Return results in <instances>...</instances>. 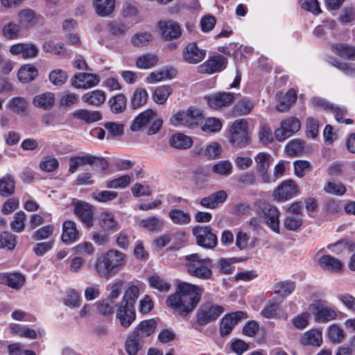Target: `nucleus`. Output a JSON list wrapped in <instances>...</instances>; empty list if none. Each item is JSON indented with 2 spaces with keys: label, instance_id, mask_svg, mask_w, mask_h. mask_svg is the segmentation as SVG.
Masks as SVG:
<instances>
[{
  "label": "nucleus",
  "instance_id": "24",
  "mask_svg": "<svg viewBox=\"0 0 355 355\" xmlns=\"http://www.w3.org/2000/svg\"><path fill=\"white\" fill-rule=\"evenodd\" d=\"M227 198L226 192L223 190H220L207 197L202 198L200 200V205L204 208L216 209L220 204L223 203Z\"/></svg>",
  "mask_w": 355,
  "mask_h": 355
},
{
  "label": "nucleus",
  "instance_id": "54",
  "mask_svg": "<svg viewBox=\"0 0 355 355\" xmlns=\"http://www.w3.org/2000/svg\"><path fill=\"white\" fill-rule=\"evenodd\" d=\"M144 344L130 335L125 343V350L128 355H137Z\"/></svg>",
  "mask_w": 355,
  "mask_h": 355
},
{
  "label": "nucleus",
  "instance_id": "30",
  "mask_svg": "<svg viewBox=\"0 0 355 355\" xmlns=\"http://www.w3.org/2000/svg\"><path fill=\"white\" fill-rule=\"evenodd\" d=\"M78 238L76 224L72 220H66L62 225V240L64 243L74 242Z\"/></svg>",
  "mask_w": 355,
  "mask_h": 355
},
{
  "label": "nucleus",
  "instance_id": "25",
  "mask_svg": "<svg viewBox=\"0 0 355 355\" xmlns=\"http://www.w3.org/2000/svg\"><path fill=\"white\" fill-rule=\"evenodd\" d=\"M24 283L25 277L19 273H0L1 284L7 285L13 289L19 290L24 286Z\"/></svg>",
  "mask_w": 355,
  "mask_h": 355
},
{
  "label": "nucleus",
  "instance_id": "35",
  "mask_svg": "<svg viewBox=\"0 0 355 355\" xmlns=\"http://www.w3.org/2000/svg\"><path fill=\"white\" fill-rule=\"evenodd\" d=\"M73 115L75 118L84 121L87 123H94L102 119L101 113L99 111L85 109L76 110Z\"/></svg>",
  "mask_w": 355,
  "mask_h": 355
},
{
  "label": "nucleus",
  "instance_id": "2",
  "mask_svg": "<svg viewBox=\"0 0 355 355\" xmlns=\"http://www.w3.org/2000/svg\"><path fill=\"white\" fill-rule=\"evenodd\" d=\"M126 255L116 250H110L96 259L94 268L101 277L108 279L118 273L125 266Z\"/></svg>",
  "mask_w": 355,
  "mask_h": 355
},
{
  "label": "nucleus",
  "instance_id": "62",
  "mask_svg": "<svg viewBox=\"0 0 355 355\" xmlns=\"http://www.w3.org/2000/svg\"><path fill=\"white\" fill-rule=\"evenodd\" d=\"M304 150V142L300 139H293L286 146V151L290 156H297Z\"/></svg>",
  "mask_w": 355,
  "mask_h": 355
},
{
  "label": "nucleus",
  "instance_id": "56",
  "mask_svg": "<svg viewBox=\"0 0 355 355\" xmlns=\"http://www.w3.org/2000/svg\"><path fill=\"white\" fill-rule=\"evenodd\" d=\"M344 331L337 324H332L328 329V337L334 344L340 343L345 338Z\"/></svg>",
  "mask_w": 355,
  "mask_h": 355
},
{
  "label": "nucleus",
  "instance_id": "44",
  "mask_svg": "<svg viewBox=\"0 0 355 355\" xmlns=\"http://www.w3.org/2000/svg\"><path fill=\"white\" fill-rule=\"evenodd\" d=\"M92 157H91V155L89 154L71 157L69 159V172L73 173L79 167L84 166L87 164L90 165L91 160H92Z\"/></svg>",
  "mask_w": 355,
  "mask_h": 355
},
{
  "label": "nucleus",
  "instance_id": "64",
  "mask_svg": "<svg viewBox=\"0 0 355 355\" xmlns=\"http://www.w3.org/2000/svg\"><path fill=\"white\" fill-rule=\"evenodd\" d=\"M16 245V237L10 232H4L0 234V248L12 250Z\"/></svg>",
  "mask_w": 355,
  "mask_h": 355
},
{
  "label": "nucleus",
  "instance_id": "53",
  "mask_svg": "<svg viewBox=\"0 0 355 355\" xmlns=\"http://www.w3.org/2000/svg\"><path fill=\"white\" fill-rule=\"evenodd\" d=\"M67 73L60 69L51 71L49 75L50 82L55 86H62L67 82Z\"/></svg>",
  "mask_w": 355,
  "mask_h": 355
},
{
  "label": "nucleus",
  "instance_id": "21",
  "mask_svg": "<svg viewBox=\"0 0 355 355\" xmlns=\"http://www.w3.org/2000/svg\"><path fill=\"white\" fill-rule=\"evenodd\" d=\"M206 55V51L198 48L196 42L187 45L182 52V57L185 62L190 64H197L202 61Z\"/></svg>",
  "mask_w": 355,
  "mask_h": 355
},
{
  "label": "nucleus",
  "instance_id": "61",
  "mask_svg": "<svg viewBox=\"0 0 355 355\" xmlns=\"http://www.w3.org/2000/svg\"><path fill=\"white\" fill-rule=\"evenodd\" d=\"M26 216L22 211L15 213L14 220L10 223V228L16 232H21L25 227V220Z\"/></svg>",
  "mask_w": 355,
  "mask_h": 355
},
{
  "label": "nucleus",
  "instance_id": "50",
  "mask_svg": "<svg viewBox=\"0 0 355 355\" xmlns=\"http://www.w3.org/2000/svg\"><path fill=\"white\" fill-rule=\"evenodd\" d=\"M303 223V217L302 215L288 214L284 220L285 228L289 231H296Z\"/></svg>",
  "mask_w": 355,
  "mask_h": 355
},
{
  "label": "nucleus",
  "instance_id": "14",
  "mask_svg": "<svg viewBox=\"0 0 355 355\" xmlns=\"http://www.w3.org/2000/svg\"><path fill=\"white\" fill-rule=\"evenodd\" d=\"M208 105L214 110L230 106L234 101V95L230 92H218L205 96Z\"/></svg>",
  "mask_w": 355,
  "mask_h": 355
},
{
  "label": "nucleus",
  "instance_id": "55",
  "mask_svg": "<svg viewBox=\"0 0 355 355\" xmlns=\"http://www.w3.org/2000/svg\"><path fill=\"white\" fill-rule=\"evenodd\" d=\"M148 282L152 288L160 292H168L171 288V284L158 275L149 277Z\"/></svg>",
  "mask_w": 355,
  "mask_h": 355
},
{
  "label": "nucleus",
  "instance_id": "33",
  "mask_svg": "<svg viewBox=\"0 0 355 355\" xmlns=\"http://www.w3.org/2000/svg\"><path fill=\"white\" fill-rule=\"evenodd\" d=\"M126 103L127 98L122 93L111 97L107 101L111 112L116 114L123 113L125 110Z\"/></svg>",
  "mask_w": 355,
  "mask_h": 355
},
{
  "label": "nucleus",
  "instance_id": "57",
  "mask_svg": "<svg viewBox=\"0 0 355 355\" xmlns=\"http://www.w3.org/2000/svg\"><path fill=\"white\" fill-rule=\"evenodd\" d=\"M153 40V36L148 32H140L135 34L131 38V43L137 47L148 45Z\"/></svg>",
  "mask_w": 355,
  "mask_h": 355
},
{
  "label": "nucleus",
  "instance_id": "32",
  "mask_svg": "<svg viewBox=\"0 0 355 355\" xmlns=\"http://www.w3.org/2000/svg\"><path fill=\"white\" fill-rule=\"evenodd\" d=\"M300 343L303 345L320 347L322 343V332L318 329H311L303 334Z\"/></svg>",
  "mask_w": 355,
  "mask_h": 355
},
{
  "label": "nucleus",
  "instance_id": "13",
  "mask_svg": "<svg viewBox=\"0 0 355 355\" xmlns=\"http://www.w3.org/2000/svg\"><path fill=\"white\" fill-rule=\"evenodd\" d=\"M272 160V156L267 153H259L254 157L256 163V168L259 177L263 183H270L272 181V178L268 173V169Z\"/></svg>",
  "mask_w": 355,
  "mask_h": 355
},
{
  "label": "nucleus",
  "instance_id": "23",
  "mask_svg": "<svg viewBox=\"0 0 355 355\" xmlns=\"http://www.w3.org/2000/svg\"><path fill=\"white\" fill-rule=\"evenodd\" d=\"M318 265L324 271L339 273L343 271V263L337 258L329 254L320 257L318 259Z\"/></svg>",
  "mask_w": 355,
  "mask_h": 355
},
{
  "label": "nucleus",
  "instance_id": "7",
  "mask_svg": "<svg viewBox=\"0 0 355 355\" xmlns=\"http://www.w3.org/2000/svg\"><path fill=\"white\" fill-rule=\"evenodd\" d=\"M257 212L274 232L279 233L280 213L275 206L265 202H260Z\"/></svg>",
  "mask_w": 355,
  "mask_h": 355
},
{
  "label": "nucleus",
  "instance_id": "47",
  "mask_svg": "<svg viewBox=\"0 0 355 355\" xmlns=\"http://www.w3.org/2000/svg\"><path fill=\"white\" fill-rule=\"evenodd\" d=\"M158 62V57L155 54L146 53L139 56L136 60V66L139 69H150L155 67Z\"/></svg>",
  "mask_w": 355,
  "mask_h": 355
},
{
  "label": "nucleus",
  "instance_id": "11",
  "mask_svg": "<svg viewBox=\"0 0 355 355\" xmlns=\"http://www.w3.org/2000/svg\"><path fill=\"white\" fill-rule=\"evenodd\" d=\"M301 127L300 121L293 116L288 117L281 121L280 127L275 131L277 141H282L297 132Z\"/></svg>",
  "mask_w": 355,
  "mask_h": 355
},
{
  "label": "nucleus",
  "instance_id": "31",
  "mask_svg": "<svg viewBox=\"0 0 355 355\" xmlns=\"http://www.w3.org/2000/svg\"><path fill=\"white\" fill-rule=\"evenodd\" d=\"M99 225L105 231L115 232L119 229L118 222L112 212L105 211L101 213L99 217Z\"/></svg>",
  "mask_w": 355,
  "mask_h": 355
},
{
  "label": "nucleus",
  "instance_id": "5",
  "mask_svg": "<svg viewBox=\"0 0 355 355\" xmlns=\"http://www.w3.org/2000/svg\"><path fill=\"white\" fill-rule=\"evenodd\" d=\"M185 260L187 271L191 276L202 279H209L211 277L210 259L202 258L199 254L195 253L186 256Z\"/></svg>",
  "mask_w": 355,
  "mask_h": 355
},
{
  "label": "nucleus",
  "instance_id": "46",
  "mask_svg": "<svg viewBox=\"0 0 355 355\" xmlns=\"http://www.w3.org/2000/svg\"><path fill=\"white\" fill-rule=\"evenodd\" d=\"M15 182L10 175L0 179V195L4 197L11 196L15 192Z\"/></svg>",
  "mask_w": 355,
  "mask_h": 355
},
{
  "label": "nucleus",
  "instance_id": "6",
  "mask_svg": "<svg viewBox=\"0 0 355 355\" xmlns=\"http://www.w3.org/2000/svg\"><path fill=\"white\" fill-rule=\"evenodd\" d=\"M202 114L200 110L189 107L175 114L171 118V123L175 126H183L188 128H194L202 124Z\"/></svg>",
  "mask_w": 355,
  "mask_h": 355
},
{
  "label": "nucleus",
  "instance_id": "12",
  "mask_svg": "<svg viewBox=\"0 0 355 355\" xmlns=\"http://www.w3.org/2000/svg\"><path fill=\"white\" fill-rule=\"evenodd\" d=\"M227 58L220 55L210 57L207 60L198 67L199 73L202 74H211L221 71L226 68Z\"/></svg>",
  "mask_w": 355,
  "mask_h": 355
},
{
  "label": "nucleus",
  "instance_id": "37",
  "mask_svg": "<svg viewBox=\"0 0 355 355\" xmlns=\"http://www.w3.org/2000/svg\"><path fill=\"white\" fill-rule=\"evenodd\" d=\"M96 12L101 17L111 14L115 7V0H94Z\"/></svg>",
  "mask_w": 355,
  "mask_h": 355
},
{
  "label": "nucleus",
  "instance_id": "45",
  "mask_svg": "<svg viewBox=\"0 0 355 355\" xmlns=\"http://www.w3.org/2000/svg\"><path fill=\"white\" fill-rule=\"evenodd\" d=\"M138 225L141 228L153 232L159 230L162 227L163 221L160 218L153 216L141 220L139 221Z\"/></svg>",
  "mask_w": 355,
  "mask_h": 355
},
{
  "label": "nucleus",
  "instance_id": "19",
  "mask_svg": "<svg viewBox=\"0 0 355 355\" xmlns=\"http://www.w3.org/2000/svg\"><path fill=\"white\" fill-rule=\"evenodd\" d=\"M98 76L90 73H80L75 75L71 79V85L76 88L87 89L98 84Z\"/></svg>",
  "mask_w": 355,
  "mask_h": 355
},
{
  "label": "nucleus",
  "instance_id": "40",
  "mask_svg": "<svg viewBox=\"0 0 355 355\" xmlns=\"http://www.w3.org/2000/svg\"><path fill=\"white\" fill-rule=\"evenodd\" d=\"M8 106L15 114L22 116L26 114L28 103L24 98L14 97L10 100Z\"/></svg>",
  "mask_w": 355,
  "mask_h": 355
},
{
  "label": "nucleus",
  "instance_id": "58",
  "mask_svg": "<svg viewBox=\"0 0 355 355\" xmlns=\"http://www.w3.org/2000/svg\"><path fill=\"white\" fill-rule=\"evenodd\" d=\"M211 171L216 175L227 176L232 173V164L229 161H220L213 165Z\"/></svg>",
  "mask_w": 355,
  "mask_h": 355
},
{
  "label": "nucleus",
  "instance_id": "63",
  "mask_svg": "<svg viewBox=\"0 0 355 355\" xmlns=\"http://www.w3.org/2000/svg\"><path fill=\"white\" fill-rule=\"evenodd\" d=\"M222 123L218 119L208 118L202 125L201 129L206 132H216L221 130Z\"/></svg>",
  "mask_w": 355,
  "mask_h": 355
},
{
  "label": "nucleus",
  "instance_id": "60",
  "mask_svg": "<svg viewBox=\"0 0 355 355\" xmlns=\"http://www.w3.org/2000/svg\"><path fill=\"white\" fill-rule=\"evenodd\" d=\"M172 71L171 70H160L151 72L147 78L149 83H155L166 79L173 78Z\"/></svg>",
  "mask_w": 355,
  "mask_h": 355
},
{
  "label": "nucleus",
  "instance_id": "15",
  "mask_svg": "<svg viewBox=\"0 0 355 355\" xmlns=\"http://www.w3.org/2000/svg\"><path fill=\"white\" fill-rule=\"evenodd\" d=\"M74 213L87 227L93 225L94 208L89 203L78 200L73 204Z\"/></svg>",
  "mask_w": 355,
  "mask_h": 355
},
{
  "label": "nucleus",
  "instance_id": "43",
  "mask_svg": "<svg viewBox=\"0 0 355 355\" xmlns=\"http://www.w3.org/2000/svg\"><path fill=\"white\" fill-rule=\"evenodd\" d=\"M332 50L340 57L355 60V46L338 43L332 46Z\"/></svg>",
  "mask_w": 355,
  "mask_h": 355
},
{
  "label": "nucleus",
  "instance_id": "8",
  "mask_svg": "<svg viewBox=\"0 0 355 355\" xmlns=\"http://www.w3.org/2000/svg\"><path fill=\"white\" fill-rule=\"evenodd\" d=\"M230 141L236 147L242 148L249 144L248 122L245 119L236 120L230 128Z\"/></svg>",
  "mask_w": 355,
  "mask_h": 355
},
{
  "label": "nucleus",
  "instance_id": "18",
  "mask_svg": "<svg viewBox=\"0 0 355 355\" xmlns=\"http://www.w3.org/2000/svg\"><path fill=\"white\" fill-rule=\"evenodd\" d=\"M245 317V313L243 311H236L226 314L220 320V334L222 336H226L230 334L234 327L239 321Z\"/></svg>",
  "mask_w": 355,
  "mask_h": 355
},
{
  "label": "nucleus",
  "instance_id": "27",
  "mask_svg": "<svg viewBox=\"0 0 355 355\" xmlns=\"http://www.w3.org/2000/svg\"><path fill=\"white\" fill-rule=\"evenodd\" d=\"M39 18L40 15L30 8L23 9L18 13L19 25L24 28L35 26L38 23Z\"/></svg>",
  "mask_w": 355,
  "mask_h": 355
},
{
  "label": "nucleus",
  "instance_id": "26",
  "mask_svg": "<svg viewBox=\"0 0 355 355\" xmlns=\"http://www.w3.org/2000/svg\"><path fill=\"white\" fill-rule=\"evenodd\" d=\"M312 103L316 106L323 108L325 110L334 112L335 114L336 121L338 122L343 123V116L347 113V110L345 107L336 106L320 98H313L312 99Z\"/></svg>",
  "mask_w": 355,
  "mask_h": 355
},
{
  "label": "nucleus",
  "instance_id": "20",
  "mask_svg": "<svg viewBox=\"0 0 355 355\" xmlns=\"http://www.w3.org/2000/svg\"><path fill=\"white\" fill-rule=\"evenodd\" d=\"M297 193V186L292 180L283 181L274 191L275 198L283 201L294 196Z\"/></svg>",
  "mask_w": 355,
  "mask_h": 355
},
{
  "label": "nucleus",
  "instance_id": "10",
  "mask_svg": "<svg viewBox=\"0 0 355 355\" xmlns=\"http://www.w3.org/2000/svg\"><path fill=\"white\" fill-rule=\"evenodd\" d=\"M192 233L196 237V243L206 249H214L218 243V238L212 232L210 226L198 225L193 228Z\"/></svg>",
  "mask_w": 355,
  "mask_h": 355
},
{
  "label": "nucleus",
  "instance_id": "34",
  "mask_svg": "<svg viewBox=\"0 0 355 355\" xmlns=\"http://www.w3.org/2000/svg\"><path fill=\"white\" fill-rule=\"evenodd\" d=\"M105 94L100 89H95L85 93L82 96L83 102L94 106H99L105 101Z\"/></svg>",
  "mask_w": 355,
  "mask_h": 355
},
{
  "label": "nucleus",
  "instance_id": "51",
  "mask_svg": "<svg viewBox=\"0 0 355 355\" xmlns=\"http://www.w3.org/2000/svg\"><path fill=\"white\" fill-rule=\"evenodd\" d=\"M254 107L253 102L248 99H241L234 106L233 112L236 115H247L250 113Z\"/></svg>",
  "mask_w": 355,
  "mask_h": 355
},
{
  "label": "nucleus",
  "instance_id": "38",
  "mask_svg": "<svg viewBox=\"0 0 355 355\" xmlns=\"http://www.w3.org/2000/svg\"><path fill=\"white\" fill-rule=\"evenodd\" d=\"M261 314L266 318H282L284 320L288 318L286 313L283 311L279 304L275 302H270L261 311Z\"/></svg>",
  "mask_w": 355,
  "mask_h": 355
},
{
  "label": "nucleus",
  "instance_id": "39",
  "mask_svg": "<svg viewBox=\"0 0 355 355\" xmlns=\"http://www.w3.org/2000/svg\"><path fill=\"white\" fill-rule=\"evenodd\" d=\"M168 217L173 223L179 225H187L191 220L190 214L180 209H173L170 210L168 212Z\"/></svg>",
  "mask_w": 355,
  "mask_h": 355
},
{
  "label": "nucleus",
  "instance_id": "1",
  "mask_svg": "<svg viewBox=\"0 0 355 355\" xmlns=\"http://www.w3.org/2000/svg\"><path fill=\"white\" fill-rule=\"evenodd\" d=\"M203 288L191 284L182 282L176 292L166 300L167 305L182 316L193 312L200 301Z\"/></svg>",
  "mask_w": 355,
  "mask_h": 355
},
{
  "label": "nucleus",
  "instance_id": "48",
  "mask_svg": "<svg viewBox=\"0 0 355 355\" xmlns=\"http://www.w3.org/2000/svg\"><path fill=\"white\" fill-rule=\"evenodd\" d=\"M148 94L145 89H137L131 98V107L135 110L143 106L148 100Z\"/></svg>",
  "mask_w": 355,
  "mask_h": 355
},
{
  "label": "nucleus",
  "instance_id": "59",
  "mask_svg": "<svg viewBox=\"0 0 355 355\" xmlns=\"http://www.w3.org/2000/svg\"><path fill=\"white\" fill-rule=\"evenodd\" d=\"M20 28L21 27L19 24L10 21L3 27V35L8 40L16 39L19 35Z\"/></svg>",
  "mask_w": 355,
  "mask_h": 355
},
{
  "label": "nucleus",
  "instance_id": "29",
  "mask_svg": "<svg viewBox=\"0 0 355 355\" xmlns=\"http://www.w3.org/2000/svg\"><path fill=\"white\" fill-rule=\"evenodd\" d=\"M33 105L45 110L51 109L55 103V94L52 92H45L35 96L33 100Z\"/></svg>",
  "mask_w": 355,
  "mask_h": 355
},
{
  "label": "nucleus",
  "instance_id": "28",
  "mask_svg": "<svg viewBox=\"0 0 355 355\" xmlns=\"http://www.w3.org/2000/svg\"><path fill=\"white\" fill-rule=\"evenodd\" d=\"M315 317L318 322H328L335 320L337 317V313L334 309L323 304H317L315 306Z\"/></svg>",
  "mask_w": 355,
  "mask_h": 355
},
{
  "label": "nucleus",
  "instance_id": "42",
  "mask_svg": "<svg viewBox=\"0 0 355 355\" xmlns=\"http://www.w3.org/2000/svg\"><path fill=\"white\" fill-rule=\"evenodd\" d=\"M173 93V89L169 85L157 87L153 93V101L159 105H163Z\"/></svg>",
  "mask_w": 355,
  "mask_h": 355
},
{
  "label": "nucleus",
  "instance_id": "41",
  "mask_svg": "<svg viewBox=\"0 0 355 355\" xmlns=\"http://www.w3.org/2000/svg\"><path fill=\"white\" fill-rule=\"evenodd\" d=\"M192 139L182 133L175 134L170 138L171 146L179 149H187L191 146Z\"/></svg>",
  "mask_w": 355,
  "mask_h": 355
},
{
  "label": "nucleus",
  "instance_id": "22",
  "mask_svg": "<svg viewBox=\"0 0 355 355\" xmlns=\"http://www.w3.org/2000/svg\"><path fill=\"white\" fill-rule=\"evenodd\" d=\"M10 52L15 55H21L24 59H30L37 55L39 49L32 43H17L10 46Z\"/></svg>",
  "mask_w": 355,
  "mask_h": 355
},
{
  "label": "nucleus",
  "instance_id": "4",
  "mask_svg": "<svg viewBox=\"0 0 355 355\" xmlns=\"http://www.w3.org/2000/svg\"><path fill=\"white\" fill-rule=\"evenodd\" d=\"M163 121L157 118L155 111L148 109L140 113L132 122L130 130L137 132L148 127L147 134L153 135L157 133L162 126Z\"/></svg>",
  "mask_w": 355,
  "mask_h": 355
},
{
  "label": "nucleus",
  "instance_id": "16",
  "mask_svg": "<svg viewBox=\"0 0 355 355\" xmlns=\"http://www.w3.org/2000/svg\"><path fill=\"white\" fill-rule=\"evenodd\" d=\"M156 326L157 322L154 319L143 320L135 328L130 335L144 344L146 338L154 333Z\"/></svg>",
  "mask_w": 355,
  "mask_h": 355
},
{
  "label": "nucleus",
  "instance_id": "3",
  "mask_svg": "<svg viewBox=\"0 0 355 355\" xmlns=\"http://www.w3.org/2000/svg\"><path fill=\"white\" fill-rule=\"evenodd\" d=\"M139 295V288L135 285H130L124 293L123 300L116 311V318L124 328L129 327L135 320L134 304Z\"/></svg>",
  "mask_w": 355,
  "mask_h": 355
},
{
  "label": "nucleus",
  "instance_id": "52",
  "mask_svg": "<svg viewBox=\"0 0 355 355\" xmlns=\"http://www.w3.org/2000/svg\"><path fill=\"white\" fill-rule=\"evenodd\" d=\"M37 76V69L29 65L21 67L18 71V78L21 83H28L34 80Z\"/></svg>",
  "mask_w": 355,
  "mask_h": 355
},
{
  "label": "nucleus",
  "instance_id": "36",
  "mask_svg": "<svg viewBox=\"0 0 355 355\" xmlns=\"http://www.w3.org/2000/svg\"><path fill=\"white\" fill-rule=\"evenodd\" d=\"M296 98L297 94L295 89H289L284 95L279 96L276 109L282 112L287 111L295 101Z\"/></svg>",
  "mask_w": 355,
  "mask_h": 355
},
{
  "label": "nucleus",
  "instance_id": "9",
  "mask_svg": "<svg viewBox=\"0 0 355 355\" xmlns=\"http://www.w3.org/2000/svg\"><path fill=\"white\" fill-rule=\"evenodd\" d=\"M224 311V308L220 305L209 302L203 303L196 313L197 322L200 325H205L214 322Z\"/></svg>",
  "mask_w": 355,
  "mask_h": 355
},
{
  "label": "nucleus",
  "instance_id": "17",
  "mask_svg": "<svg viewBox=\"0 0 355 355\" xmlns=\"http://www.w3.org/2000/svg\"><path fill=\"white\" fill-rule=\"evenodd\" d=\"M157 26L162 37L166 40L177 39L181 35L180 26L172 20H161Z\"/></svg>",
  "mask_w": 355,
  "mask_h": 355
},
{
  "label": "nucleus",
  "instance_id": "49",
  "mask_svg": "<svg viewBox=\"0 0 355 355\" xmlns=\"http://www.w3.org/2000/svg\"><path fill=\"white\" fill-rule=\"evenodd\" d=\"M295 284L293 282L284 281L277 283L274 286L275 293L279 297H284L293 293Z\"/></svg>",
  "mask_w": 355,
  "mask_h": 355
}]
</instances>
